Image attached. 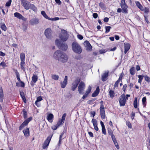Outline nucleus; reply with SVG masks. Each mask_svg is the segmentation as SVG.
Segmentation results:
<instances>
[{
    "instance_id": "obj_1",
    "label": "nucleus",
    "mask_w": 150,
    "mask_h": 150,
    "mask_svg": "<svg viewBox=\"0 0 150 150\" xmlns=\"http://www.w3.org/2000/svg\"><path fill=\"white\" fill-rule=\"evenodd\" d=\"M53 56L62 62H66L68 60V57L67 54L59 50L56 51L54 53Z\"/></svg>"
},
{
    "instance_id": "obj_2",
    "label": "nucleus",
    "mask_w": 150,
    "mask_h": 150,
    "mask_svg": "<svg viewBox=\"0 0 150 150\" xmlns=\"http://www.w3.org/2000/svg\"><path fill=\"white\" fill-rule=\"evenodd\" d=\"M72 49L73 51L78 54H80L82 52V49L79 45L76 42H74L72 44Z\"/></svg>"
},
{
    "instance_id": "obj_3",
    "label": "nucleus",
    "mask_w": 150,
    "mask_h": 150,
    "mask_svg": "<svg viewBox=\"0 0 150 150\" xmlns=\"http://www.w3.org/2000/svg\"><path fill=\"white\" fill-rule=\"evenodd\" d=\"M60 39L63 41H65L69 38V35L67 31L64 29L62 30L61 33L59 35Z\"/></svg>"
},
{
    "instance_id": "obj_4",
    "label": "nucleus",
    "mask_w": 150,
    "mask_h": 150,
    "mask_svg": "<svg viewBox=\"0 0 150 150\" xmlns=\"http://www.w3.org/2000/svg\"><path fill=\"white\" fill-rule=\"evenodd\" d=\"M128 99L127 97L125 98V95L124 93L122 94L119 98V102L120 106H123L125 105L127 100Z\"/></svg>"
},
{
    "instance_id": "obj_5",
    "label": "nucleus",
    "mask_w": 150,
    "mask_h": 150,
    "mask_svg": "<svg viewBox=\"0 0 150 150\" xmlns=\"http://www.w3.org/2000/svg\"><path fill=\"white\" fill-rule=\"evenodd\" d=\"M80 81V79L79 78H76L75 80L73 81L71 84V90L72 91H75Z\"/></svg>"
},
{
    "instance_id": "obj_6",
    "label": "nucleus",
    "mask_w": 150,
    "mask_h": 150,
    "mask_svg": "<svg viewBox=\"0 0 150 150\" xmlns=\"http://www.w3.org/2000/svg\"><path fill=\"white\" fill-rule=\"evenodd\" d=\"M21 3L25 9L27 10L29 9V6L30 3L27 0H21Z\"/></svg>"
},
{
    "instance_id": "obj_7",
    "label": "nucleus",
    "mask_w": 150,
    "mask_h": 150,
    "mask_svg": "<svg viewBox=\"0 0 150 150\" xmlns=\"http://www.w3.org/2000/svg\"><path fill=\"white\" fill-rule=\"evenodd\" d=\"M85 88V83L81 81L78 87V91L80 94H82L83 93V91Z\"/></svg>"
},
{
    "instance_id": "obj_8",
    "label": "nucleus",
    "mask_w": 150,
    "mask_h": 150,
    "mask_svg": "<svg viewBox=\"0 0 150 150\" xmlns=\"http://www.w3.org/2000/svg\"><path fill=\"white\" fill-rule=\"evenodd\" d=\"M52 31L50 28L46 29L44 32V34L46 37L48 39H51L52 38Z\"/></svg>"
},
{
    "instance_id": "obj_9",
    "label": "nucleus",
    "mask_w": 150,
    "mask_h": 150,
    "mask_svg": "<svg viewBox=\"0 0 150 150\" xmlns=\"http://www.w3.org/2000/svg\"><path fill=\"white\" fill-rule=\"evenodd\" d=\"M52 135L53 134L51 135H50L45 141L42 145V148L43 149H45L48 146Z\"/></svg>"
},
{
    "instance_id": "obj_10",
    "label": "nucleus",
    "mask_w": 150,
    "mask_h": 150,
    "mask_svg": "<svg viewBox=\"0 0 150 150\" xmlns=\"http://www.w3.org/2000/svg\"><path fill=\"white\" fill-rule=\"evenodd\" d=\"M39 20L36 17L32 19L29 21V23L32 25H37L39 23Z\"/></svg>"
},
{
    "instance_id": "obj_11",
    "label": "nucleus",
    "mask_w": 150,
    "mask_h": 150,
    "mask_svg": "<svg viewBox=\"0 0 150 150\" xmlns=\"http://www.w3.org/2000/svg\"><path fill=\"white\" fill-rule=\"evenodd\" d=\"M68 77L67 76H65L64 77V79L63 81L60 83L61 87L64 88L67 84Z\"/></svg>"
},
{
    "instance_id": "obj_12",
    "label": "nucleus",
    "mask_w": 150,
    "mask_h": 150,
    "mask_svg": "<svg viewBox=\"0 0 150 150\" xmlns=\"http://www.w3.org/2000/svg\"><path fill=\"white\" fill-rule=\"evenodd\" d=\"M91 90V86H88V88L87 89L85 93L84 94L82 97V98L83 99H84L87 97L88 95L90 93Z\"/></svg>"
},
{
    "instance_id": "obj_13",
    "label": "nucleus",
    "mask_w": 150,
    "mask_h": 150,
    "mask_svg": "<svg viewBox=\"0 0 150 150\" xmlns=\"http://www.w3.org/2000/svg\"><path fill=\"white\" fill-rule=\"evenodd\" d=\"M84 44L87 50L90 51L92 50V47L88 41H85L84 42Z\"/></svg>"
},
{
    "instance_id": "obj_14",
    "label": "nucleus",
    "mask_w": 150,
    "mask_h": 150,
    "mask_svg": "<svg viewBox=\"0 0 150 150\" xmlns=\"http://www.w3.org/2000/svg\"><path fill=\"white\" fill-rule=\"evenodd\" d=\"M130 46V45L129 43H124V47L125 48L124 53L125 54H126L127 52L129 50Z\"/></svg>"
},
{
    "instance_id": "obj_15",
    "label": "nucleus",
    "mask_w": 150,
    "mask_h": 150,
    "mask_svg": "<svg viewBox=\"0 0 150 150\" xmlns=\"http://www.w3.org/2000/svg\"><path fill=\"white\" fill-rule=\"evenodd\" d=\"M58 47L60 49L62 50L66 51L68 48V46L67 44L62 43Z\"/></svg>"
},
{
    "instance_id": "obj_16",
    "label": "nucleus",
    "mask_w": 150,
    "mask_h": 150,
    "mask_svg": "<svg viewBox=\"0 0 150 150\" xmlns=\"http://www.w3.org/2000/svg\"><path fill=\"white\" fill-rule=\"evenodd\" d=\"M100 92V89L98 86L97 87L95 91L92 94V96L95 97L97 96Z\"/></svg>"
},
{
    "instance_id": "obj_17",
    "label": "nucleus",
    "mask_w": 150,
    "mask_h": 150,
    "mask_svg": "<svg viewBox=\"0 0 150 150\" xmlns=\"http://www.w3.org/2000/svg\"><path fill=\"white\" fill-rule=\"evenodd\" d=\"M54 118V115L52 113H50L47 116V119L49 122L52 123V120Z\"/></svg>"
},
{
    "instance_id": "obj_18",
    "label": "nucleus",
    "mask_w": 150,
    "mask_h": 150,
    "mask_svg": "<svg viewBox=\"0 0 150 150\" xmlns=\"http://www.w3.org/2000/svg\"><path fill=\"white\" fill-rule=\"evenodd\" d=\"M108 76V73H104L102 76V81H106L107 79V78Z\"/></svg>"
},
{
    "instance_id": "obj_19",
    "label": "nucleus",
    "mask_w": 150,
    "mask_h": 150,
    "mask_svg": "<svg viewBox=\"0 0 150 150\" xmlns=\"http://www.w3.org/2000/svg\"><path fill=\"white\" fill-rule=\"evenodd\" d=\"M32 120V117H30L25 120L22 123V124L23 125L26 126L28 124L30 121Z\"/></svg>"
},
{
    "instance_id": "obj_20",
    "label": "nucleus",
    "mask_w": 150,
    "mask_h": 150,
    "mask_svg": "<svg viewBox=\"0 0 150 150\" xmlns=\"http://www.w3.org/2000/svg\"><path fill=\"white\" fill-rule=\"evenodd\" d=\"M100 113L102 119H104L105 117V110L104 109L100 110Z\"/></svg>"
},
{
    "instance_id": "obj_21",
    "label": "nucleus",
    "mask_w": 150,
    "mask_h": 150,
    "mask_svg": "<svg viewBox=\"0 0 150 150\" xmlns=\"http://www.w3.org/2000/svg\"><path fill=\"white\" fill-rule=\"evenodd\" d=\"M38 77L37 75L35 74V73L33 74V76L32 78V81L34 83H36L38 81Z\"/></svg>"
},
{
    "instance_id": "obj_22",
    "label": "nucleus",
    "mask_w": 150,
    "mask_h": 150,
    "mask_svg": "<svg viewBox=\"0 0 150 150\" xmlns=\"http://www.w3.org/2000/svg\"><path fill=\"white\" fill-rule=\"evenodd\" d=\"M24 135L25 137H28L29 136V128H27L23 131Z\"/></svg>"
},
{
    "instance_id": "obj_23",
    "label": "nucleus",
    "mask_w": 150,
    "mask_h": 150,
    "mask_svg": "<svg viewBox=\"0 0 150 150\" xmlns=\"http://www.w3.org/2000/svg\"><path fill=\"white\" fill-rule=\"evenodd\" d=\"M29 9H30L35 12H37L38 10L37 7L33 4H30Z\"/></svg>"
},
{
    "instance_id": "obj_24",
    "label": "nucleus",
    "mask_w": 150,
    "mask_h": 150,
    "mask_svg": "<svg viewBox=\"0 0 150 150\" xmlns=\"http://www.w3.org/2000/svg\"><path fill=\"white\" fill-rule=\"evenodd\" d=\"M121 7L122 8L123 13H127L128 11L127 8H128V6L126 4L122 6Z\"/></svg>"
},
{
    "instance_id": "obj_25",
    "label": "nucleus",
    "mask_w": 150,
    "mask_h": 150,
    "mask_svg": "<svg viewBox=\"0 0 150 150\" xmlns=\"http://www.w3.org/2000/svg\"><path fill=\"white\" fill-rule=\"evenodd\" d=\"M0 100L1 102H2L3 99L4 94L3 90L1 87L0 88Z\"/></svg>"
},
{
    "instance_id": "obj_26",
    "label": "nucleus",
    "mask_w": 150,
    "mask_h": 150,
    "mask_svg": "<svg viewBox=\"0 0 150 150\" xmlns=\"http://www.w3.org/2000/svg\"><path fill=\"white\" fill-rule=\"evenodd\" d=\"M20 58L21 62H25V54L24 53H21L20 54Z\"/></svg>"
},
{
    "instance_id": "obj_27",
    "label": "nucleus",
    "mask_w": 150,
    "mask_h": 150,
    "mask_svg": "<svg viewBox=\"0 0 150 150\" xmlns=\"http://www.w3.org/2000/svg\"><path fill=\"white\" fill-rule=\"evenodd\" d=\"M135 4L141 10H143V6L140 4L139 2L138 1H136L135 2Z\"/></svg>"
},
{
    "instance_id": "obj_28",
    "label": "nucleus",
    "mask_w": 150,
    "mask_h": 150,
    "mask_svg": "<svg viewBox=\"0 0 150 150\" xmlns=\"http://www.w3.org/2000/svg\"><path fill=\"white\" fill-rule=\"evenodd\" d=\"M109 95L110 97L111 98H113L115 96V93L114 91L110 89L109 90Z\"/></svg>"
},
{
    "instance_id": "obj_29",
    "label": "nucleus",
    "mask_w": 150,
    "mask_h": 150,
    "mask_svg": "<svg viewBox=\"0 0 150 150\" xmlns=\"http://www.w3.org/2000/svg\"><path fill=\"white\" fill-rule=\"evenodd\" d=\"M14 71L15 72V73L16 74V78L17 80L19 82H20L21 81V80L20 78V75L19 74V73L17 71L16 69H14Z\"/></svg>"
},
{
    "instance_id": "obj_30",
    "label": "nucleus",
    "mask_w": 150,
    "mask_h": 150,
    "mask_svg": "<svg viewBox=\"0 0 150 150\" xmlns=\"http://www.w3.org/2000/svg\"><path fill=\"white\" fill-rule=\"evenodd\" d=\"M41 14L43 16V17L46 19L48 20H50V18L47 15L45 11H42L41 12Z\"/></svg>"
},
{
    "instance_id": "obj_31",
    "label": "nucleus",
    "mask_w": 150,
    "mask_h": 150,
    "mask_svg": "<svg viewBox=\"0 0 150 150\" xmlns=\"http://www.w3.org/2000/svg\"><path fill=\"white\" fill-rule=\"evenodd\" d=\"M14 15L15 17H16L20 19H21V18L22 16V15L18 12H16L14 13Z\"/></svg>"
},
{
    "instance_id": "obj_32",
    "label": "nucleus",
    "mask_w": 150,
    "mask_h": 150,
    "mask_svg": "<svg viewBox=\"0 0 150 150\" xmlns=\"http://www.w3.org/2000/svg\"><path fill=\"white\" fill-rule=\"evenodd\" d=\"M0 26L1 29L5 31L6 30V27L4 23H0Z\"/></svg>"
},
{
    "instance_id": "obj_33",
    "label": "nucleus",
    "mask_w": 150,
    "mask_h": 150,
    "mask_svg": "<svg viewBox=\"0 0 150 150\" xmlns=\"http://www.w3.org/2000/svg\"><path fill=\"white\" fill-rule=\"evenodd\" d=\"M139 78V80L138 81V82L141 84V83L142 82V81L143 79V77H144V76L142 75H138V76Z\"/></svg>"
},
{
    "instance_id": "obj_34",
    "label": "nucleus",
    "mask_w": 150,
    "mask_h": 150,
    "mask_svg": "<svg viewBox=\"0 0 150 150\" xmlns=\"http://www.w3.org/2000/svg\"><path fill=\"white\" fill-rule=\"evenodd\" d=\"M25 62H21L20 63L21 67L23 71H25V69L24 67H25Z\"/></svg>"
},
{
    "instance_id": "obj_35",
    "label": "nucleus",
    "mask_w": 150,
    "mask_h": 150,
    "mask_svg": "<svg viewBox=\"0 0 150 150\" xmlns=\"http://www.w3.org/2000/svg\"><path fill=\"white\" fill-rule=\"evenodd\" d=\"M143 10L142 11H144L145 14H147L149 12V9L148 8L145 7L144 8L143 7L142 8Z\"/></svg>"
},
{
    "instance_id": "obj_36",
    "label": "nucleus",
    "mask_w": 150,
    "mask_h": 150,
    "mask_svg": "<svg viewBox=\"0 0 150 150\" xmlns=\"http://www.w3.org/2000/svg\"><path fill=\"white\" fill-rule=\"evenodd\" d=\"M42 100V97L41 96H39L37 97V99L35 102V104H37V103L41 101Z\"/></svg>"
},
{
    "instance_id": "obj_37",
    "label": "nucleus",
    "mask_w": 150,
    "mask_h": 150,
    "mask_svg": "<svg viewBox=\"0 0 150 150\" xmlns=\"http://www.w3.org/2000/svg\"><path fill=\"white\" fill-rule=\"evenodd\" d=\"M52 78L54 80H57L59 78V76L57 75L52 74Z\"/></svg>"
},
{
    "instance_id": "obj_38",
    "label": "nucleus",
    "mask_w": 150,
    "mask_h": 150,
    "mask_svg": "<svg viewBox=\"0 0 150 150\" xmlns=\"http://www.w3.org/2000/svg\"><path fill=\"white\" fill-rule=\"evenodd\" d=\"M130 74L133 75L135 73L134 68L133 67H132L130 69Z\"/></svg>"
},
{
    "instance_id": "obj_39",
    "label": "nucleus",
    "mask_w": 150,
    "mask_h": 150,
    "mask_svg": "<svg viewBox=\"0 0 150 150\" xmlns=\"http://www.w3.org/2000/svg\"><path fill=\"white\" fill-rule=\"evenodd\" d=\"M134 106L135 108H137V98H135L134 101Z\"/></svg>"
},
{
    "instance_id": "obj_40",
    "label": "nucleus",
    "mask_w": 150,
    "mask_h": 150,
    "mask_svg": "<svg viewBox=\"0 0 150 150\" xmlns=\"http://www.w3.org/2000/svg\"><path fill=\"white\" fill-rule=\"evenodd\" d=\"M111 27L110 26H106L105 27V33H109L110 31V28H111Z\"/></svg>"
},
{
    "instance_id": "obj_41",
    "label": "nucleus",
    "mask_w": 150,
    "mask_h": 150,
    "mask_svg": "<svg viewBox=\"0 0 150 150\" xmlns=\"http://www.w3.org/2000/svg\"><path fill=\"white\" fill-rule=\"evenodd\" d=\"M92 122L93 124V126L97 125V121L95 119H93L92 120Z\"/></svg>"
},
{
    "instance_id": "obj_42",
    "label": "nucleus",
    "mask_w": 150,
    "mask_h": 150,
    "mask_svg": "<svg viewBox=\"0 0 150 150\" xmlns=\"http://www.w3.org/2000/svg\"><path fill=\"white\" fill-rule=\"evenodd\" d=\"M144 77L145 81H146L148 83L150 82V78L149 76L147 75H146L144 76Z\"/></svg>"
},
{
    "instance_id": "obj_43",
    "label": "nucleus",
    "mask_w": 150,
    "mask_h": 150,
    "mask_svg": "<svg viewBox=\"0 0 150 150\" xmlns=\"http://www.w3.org/2000/svg\"><path fill=\"white\" fill-rule=\"evenodd\" d=\"M100 110L104 109L103 105V101L101 100L100 102Z\"/></svg>"
},
{
    "instance_id": "obj_44",
    "label": "nucleus",
    "mask_w": 150,
    "mask_h": 150,
    "mask_svg": "<svg viewBox=\"0 0 150 150\" xmlns=\"http://www.w3.org/2000/svg\"><path fill=\"white\" fill-rule=\"evenodd\" d=\"M55 44L58 47L61 44L59 41L58 39H56L55 41Z\"/></svg>"
},
{
    "instance_id": "obj_45",
    "label": "nucleus",
    "mask_w": 150,
    "mask_h": 150,
    "mask_svg": "<svg viewBox=\"0 0 150 150\" xmlns=\"http://www.w3.org/2000/svg\"><path fill=\"white\" fill-rule=\"evenodd\" d=\"M64 123V121H62V120H59L57 124V125L59 127L60 125L63 124Z\"/></svg>"
},
{
    "instance_id": "obj_46",
    "label": "nucleus",
    "mask_w": 150,
    "mask_h": 150,
    "mask_svg": "<svg viewBox=\"0 0 150 150\" xmlns=\"http://www.w3.org/2000/svg\"><path fill=\"white\" fill-rule=\"evenodd\" d=\"M0 65L2 66L3 68H5L7 66L6 63L4 62H2L0 63Z\"/></svg>"
},
{
    "instance_id": "obj_47",
    "label": "nucleus",
    "mask_w": 150,
    "mask_h": 150,
    "mask_svg": "<svg viewBox=\"0 0 150 150\" xmlns=\"http://www.w3.org/2000/svg\"><path fill=\"white\" fill-rule=\"evenodd\" d=\"M23 114L24 118L25 119L27 117V112L23 110Z\"/></svg>"
},
{
    "instance_id": "obj_48",
    "label": "nucleus",
    "mask_w": 150,
    "mask_h": 150,
    "mask_svg": "<svg viewBox=\"0 0 150 150\" xmlns=\"http://www.w3.org/2000/svg\"><path fill=\"white\" fill-rule=\"evenodd\" d=\"M108 133L110 135H111L113 134L112 131L111 129L110 128H108Z\"/></svg>"
},
{
    "instance_id": "obj_49",
    "label": "nucleus",
    "mask_w": 150,
    "mask_h": 150,
    "mask_svg": "<svg viewBox=\"0 0 150 150\" xmlns=\"http://www.w3.org/2000/svg\"><path fill=\"white\" fill-rule=\"evenodd\" d=\"M113 142L117 149H119V146L117 141H113Z\"/></svg>"
},
{
    "instance_id": "obj_50",
    "label": "nucleus",
    "mask_w": 150,
    "mask_h": 150,
    "mask_svg": "<svg viewBox=\"0 0 150 150\" xmlns=\"http://www.w3.org/2000/svg\"><path fill=\"white\" fill-rule=\"evenodd\" d=\"M12 1L11 0H9L8 1L6 4V6H9L11 4V3Z\"/></svg>"
},
{
    "instance_id": "obj_51",
    "label": "nucleus",
    "mask_w": 150,
    "mask_h": 150,
    "mask_svg": "<svg viewBox=\"0 0 150 150\" xmlns=\"http://www.w3.org/2000/svg\"><path fill=\"white\" fill-rule=\"evenodd\" d=\"M102 132L103 134L104 135L106 134V131L105 128V127H102Z\"/></svg>"
},
{
    "instance_id": "obj_52",
    "label": "nucleus",
    "mask_w": 150,
    "mask_h": 150,
    "mask_svg": "<svg viewBox=\"0 0 150 150\" xmlns=\"http://www.w3.org/2000/svg\"><path fill=\"white\" fill-rule=\"evenodd\" d=\"M58 127L59 126H58L57 125V124L56 125H54L52 126L51 127V128L53 130H56Z\"/></svg>"
},
{
    "instance_id": "obj_53",
    "label": "nucleus",
    "mask_w": 150,
    "mask_h": 150,
    "mask_svg": "<svg viewBox=\"0 0 150 150\" xmlns=\"http://www.w3.org/2000/svg\"><path fill=\"white\" fill-rule=\"evenodd\" d=\"M126 125L128 126V127L129 128H132V126L131 123L129 122H126Z\"/></svg>"
},
{
    "instance_id": "obj_54",
    "label": "nucleus",
    "mask_w": 150,
    "mask_h": 150,
    "mask_svg": "<svg viewBox=\"0 0 150 150\" xmlns=\"http://www.w3.org/2000/svg\"><path fill=\"white\" fill-rule=\"evenodd\" d=\"M66 116V114L65 113L62 116V119L61 120H62V121H64L65 119Z\"/></svg>"
},
{
    "instance_id": "obj_55",
    "label": "nucleus",
    "mask_w": 150,
    "mask_h": 150,
    "mask_svg": "<svg viewBox=\"0 0 150 150\" xmlns=\"http://www.w3.org/2000/svg\"><path fill=\"white\" fill-rule=\"evenodd\" d=\"M126 4H125V0H121L120 3L121 6L124 5Z\"/></svg>"
},
{
    "instance_id": "obj_56",
    "label": "nucleus",
    "mask_w": 150,
    "mask_h": 150,
    "mask_svg": "<svg viewBox=\"0 0 150 150\" xmlns=\"http://www.w3.org/2000/svg\"><path fill=\"white\" fill-rule=\"evenodd\" d=\"M127 87V85L125 84L123 85V87L122 88V90L124 91V92L125 93L126 91V89Z\"/></svg>"
},
{
    "instance_id": "obj_57",
    "label": "nucleus",
    "mask_w": 150,
    "mask_h": 150,
    "mask_svg": "<svg viewBox=\"0 0 150 150\" xmlns=\"http://www.w3.org/2000/svg\"><path fill=\"white\" fill-rule=\"evenodd\" d=\"M20 95L22 98L25 97L24 93V92L23 91L20 92Z\"/></svg>"
},
{
    "instance_id": "obj_58",
    "label": "nucleus",
    "mask_w": 150,
    "mask_h": 150,
    "mask_svg": "<svg viewBox=\"0 0 150 150\" xmlns=\"http://www.w3.org/2000/svg\"><path fill=\"white\" fill-rule=\"evenodd\" d=\"M59 20V18L58 17H55L53 18H50L49 20L51 21H57Z\"/></svg>"
},
{
    "instance_id": "obj_59",
    "label": "nucleus",
    "mask_w": 150,
    "mask_h": 150,
    "mask_svg": "<svg viewBox=\"0 0 150 150\" xmlns=\"http://www.w3.org/2000/svg\"><path fill=\"white\" fill-rule=\"evenodd\" d=\"M146 101V98L145 97H144L142 99V102L143 104H144Z\"/></svg>"
},
{
    "instance_id": "obj_60",
    "label": "nucleus",
    "mask_w": 150,
    "mask_h": 150,
    "mask_svg": "<svg viewBox=\"0 0 150 150\" xmlns=\"http://www.w3.org/2000/svg\"><path fill=\"white\" fill-rule=\"evenodd\" d=\"M96 115V112L95 111H92L91 112V116L94 117Z\"/></svg>"
},
{
    "instance_id": "obj_61",
    "label": "nucleus",
    "mask_w": 150,
    "mask_h": 150,
    "mask_svg": "<svg viewBox=\"0 0 150 150\" xmlns=\"http://www.w3.org/2000/svg\"><path fill=\"white\" fill-rule=\"evenodd\" d=\"M93 16L94 18H96L98 17V15L96 13H94L93 14Z\"/></svg>"
},
{
    "instance_id": "obj_62",
    "label": "nucleus",
    "mask_w": 150,
    "mask_h": 150,
    "mask_svg": "<svg viewBox=\"0 0 150 150\" xmlns=\"http://www.w3.org/2000/svg\"><path fill=\"white\" fill-rule=\"evenodd\" d=\"M25 126L22 123L19 127V129L20 130H22Z\"/></svg>"
},
{
    "instance_id": "obj_63",
    "label": "nucleus",
    "mask_w": 150,
    "mask_h": 150,
    "mask_svg": "<svg viewBox=\"0 0 150 150\" xmlns=\"http://www.w3.org/2000/svg\"><path fill=\"white\" fill-rule=\"evenodd\" d=\"M111 138L112 139V140H113V142L114 141H115L116 140L115 137V136L114 134H112V135H111Z\"/></svg>"
},
{
    "instance_id": "obj_64",
    "label": "nucleus",
    "mask_w": 150,
    "mask_h": 150,
    "mask_svg": "<svg viewBox=\"0 0 150 150\" xmlns=\"http://www.w3.org/2000/svg\"><path fill=\"white\" fill-rule=\"evenodd\" d=\"M78 38L80 40H81L83 39V36L81 35H77Z\"/></svg>"
}]
</instances>
